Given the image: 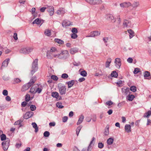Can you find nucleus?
Returning <instances> with one entry per match:
<instances>
[{
    "mask_svg": "<svg viewBox=\"0 0 151 151\" xmlns=\"http://www.w3.org/2000/svg\"><path fill=\"white\" fill-rule=\"evenodd\" d=\"M33 77L35 79L33 80V79H31L30 82L23 86L21 90L22 91H24L28 90L35 83L36 78L35 76H34L32 78H33Z\"/></svg>",
    "mask_w": 151,
    "mask_h": 151,
    "instance_id": "1",
    "label": "nucleus"
},
{
    "mask_svg": "<svg viewBox=\"0 0 151 151\" xmlns=\"http://www.w3.org/2000/svg\"><path fill=\"white\" fill-rule=\"evenodd\" d=\"M69 56L68 51L64 50L61 51V52L58 55V58L60 59H66Z\"/></svg>",
    "mask_w": 151,
    "mask_h": 151,
    "instance_id": "2",
    "label": "nucleus"
},
{
    "mask_svg": "<svg viewBox=\"0 0 151 151\" xmlns=\"http://www.w3.org/2000/svg\"><path fill=\"white\" fill-rule=\"evenodd\" d=\"M38 69V59H35L32 63V70L31 72V73L33 75Z\"/></svg>",
    "mask_w": 151,
    "mask_h": 151,
    "instance_id": "3",
    "label": "nucleus"
},
{
    "mask_svg": "<svg viewBox=\"0 0 151 151\" xmlns=\"http://www.w3.org/2000/svg\"><path fill=\"white\" fill-rule=\"evenodd\" d=\"M33 50V48L31 47L23 48L20 49L19 52L20 53L26 54L30 52Z\"/></svg>",
    "mask_w": 151,
    "mask_h": 151,
    "instance_id": "4",
    "label": "nucleus"
},
{
    "mask_svg": "<svg viewBox=\"0 0 151 151\" xmlns=\"http://www.w3.org/2000/svg\"><path fill=\"white\" fill-rule=\"evenodd\" d=\"M58 88L59 92L61 95H63L65 94L66 88L65 86H58Z\"/></svg>",
    "mask_w": 151,
    "mask_h": 151,
    "instance_id": "5",
    "label": "nucleus"
},
{
    "mask_svg": "<svg viewBox=\"0 0 151 151\" xmlns=\"http://www.w3.org/2000/svg\"><path fill=\"white\" fill-rule=\"evenodd\" d=\"M100 34V32L98 31H93L91 32L89 35L86 36V37H94L99 35Z\"/></svg>",
    "mask_w": 151,
    "mask_h": 151,
    "instance_id": "6",
    "label": "nucleus"
},
{
    "mask_svg": "<svg viewBox=\"0 0 151 151\" xmlns=\"http://www.w3.org/2000/svg\"><path fill=\"white\" fill-rule=\"evenodd\" d=\"M9 140H6L5 142H3L2 143L3 148L4 150H6L9 146Z\"/></svg>",
    "mask_w": 151,
    "mask_h": 151,
    "instance_id": "7",
    "label": "nucleus"
},
{
    "mask_svg": "<svg viewBox=\"0 0 151 151\" xmlns=\"http://www.w3.org/2000/svg\"><path fill=\"white\" fill-rule=\"evenodd\" d=\"M114 63H115L116 67L118 68H120L121 65V61L120 59L118 58H116Z\"/></svg>",
    "mask_w": 151,
    "mask_h": 151,
    "instance_id": "8",
    "label": "nucleus"
},
{
    "mask_svg": "<svg viewBox=\"0 0 151 151\" xmlns=\"http://www.w3.org/2000/svg\"><path fill=\"white\" fill-rule=\"evenodd\" d=\"M34 113L32 111H29L26 113L24 115V119H27L31 117L33 115Z\"/></svg>",
    "mask_w": 151,
    "mask_h": 151,
    "instance_id": "9",
    "label": "nucleus"
},
{
    "mask_svg": "<svg viewBox=\"0 0 151 151\" xmlns=\"http://www.w3.org/2000/svg\"><path fill=\"white\" fill-rule=\"evenodd\" d=\"M47 12L50 16L53 15L54 13V8L52 6H48L47 8Z\"/></svg>",
    "mask_w": 151,
    "mask_h": 151,
    "instance_id": "10",
    "label": "nucleus"
},
{
    "mask_svg": "<svg viewBox=\"0 0 151 151\" xmlns=\"http://www.w3.org/2000/svg\"><path fill=\"white\" fill-rule=\"evenodd\" d=\"M106 18L109 21H111L113 22H114L115 21V20L114 19V16L112 14H107L106 16Z\"/></svg>",
    "mask_w": 151,
    "mask_h": 151,
    "instance_id": "11",
    "label": "nucleus"
},
{
    "mask_svg": "<svg viewBox=\"0 0 151 151\" xmlns=\"http://www.w3.org/2000/svg\"><path fill=\"white\" fill-rule=\"evenodd\" d=\"M44 22L43 20H41L39 18H37L35 19L32 22L33 24H42Z\"/></svg>",
    "mask_w": 151,
    "mask_h": 151,
    "instance_id": "12",
    "label": "nucleus"
},
{
    "mask_svg": "<svg viewBox=\"0 0 151 151\" xmlns=\"http://www.w3.org/2000/svg\"><path fill=\"white\" fill-rule=\"evenodd\" d=\"M70 24V22L67 20L63 21L62 23V25L64 27H66V26H69Z\"/></svg>",
    "mask_w": 151,
    "mask_h": 151,
    "instance_id": "13",
    "label": "nucleus"
},
{
    "mask_svg": "<svg viewBox=\"0 0 151 151\" xmlns=\"http://www.w3.org/2000/svg\"><path fill=\"white\" fill-rule=\"evenodd\" d=\"M124 129L127 133H129L131 131V125L129 124H126L125 126Z\"/></svg>",
    "mask_w": 151,
    "mask_h": 151,
    "instance_id": "14",
    "label": "nucleus"
},
{
    "mask_svg": "<svg viewBox=\"0 0 151 151\" xmlns=\"http://www.w3.org/2000/svg\"><path fill=\"white\" fill-rule=\"evenodd\" d=\"M9 61V59H6V60H4L2 63V66L1 67V69H2L3 67H7L8 65Z\"/></svg>",
    "mask_w": 151,
    "mask_h": 151,
    "instance_id": "15",
    "label": "nucleus"
},
{
    "mask_svg": "<svg viewBox=\"0 0 151 151\" xmlns=\"http://www.w3.org/2000/svg\"><path fill=\"white\" fill-rule=\"evenodd\" d=\"M65 13V9L63 8L60 9L56 12L57 14L58 15L64 14Z\"/></svg>",
    "mask_w": 151,
    "mask_h": 151,
    "instance_id": "16",
    "label": "nucleus"
},
{
    "mask_svg": "<svg viewBox=\"0 0 151 151\" xmlns=\"http://www.w3.org/2000/svg\"><path fill=\"white\" fill-rule=\"evenodd\" d=\"M95 138L94 137H93L92 138V140L91 141L88 147L87 151H91V149H92V146H91V145L93 143L94 144L95 142Z\"/></svg>",
    "mask_w": 151,
    "mask_h": 151,
    "instance_id": "17",
    "label": "nucleus"
},
{
    "mask_svg": "<svg viewBox=\"0 0 151 151\" xmlns=\"http://www.w3.org/2000/svg\"><path fill=\"white\" fill-rule=\"evenodd\" d=\"M144 77L145 78L148 77L147 78L149 79H151V76H150V73L148 71H145L144 73Z\"/></svg>",
    "mask_w": 151,
    "mask_h": 151,
    "instance_id": "18",
    "label": "nucleus"
},
{
    "mask_svg": "<svg viewBox=\"0 0 151 151\" xmlns=\"http://www.w3.org/2000/svg\"><path fill=\"white\" fill-rule=\"evenodd\" d=\"M74 83L75 81L73 80L66 82V84H68V88H70L72 87L74 84Z\"/></svg>",
    "mask_w": 151,
    "mask_h": 151,
    "instance_id": "19",
    "label": "nucleus"
},
{
    "mask_svg": "<svg viewBox=\"0 0 151 151\" xmlns=\"http://www.w3.org/2000/svg\"><path fill=\"white\" fill-rule=\"evenodd\" d=\"M127 31L129 34V38L131 39L134 36V32L131 29H128Z\"/></svg>",
    "mask_w": 151,
    "mask_h": 151,
    "instance_id": "20",
    "label": "nucleus"
},
{
    "mask_svg": "<svg viewBox=\"0 0 151 151\" xmlns=\"http://www.w3.org/2000/svg\"><path fill=\"white\" fill-rule=\"evenodd\" d=\"M130 25V23L129 20L126 19L124 20L123 23V25L124 27H127L128 25Z\"/></svg>",
    "mask_w": 151,
    "mask_h": 151,
    "instance_id": "21",
    "label": "nucleus"
},
{
    "mask_svg": "<svg viewBox=\"0 0 151 151\" xmlns=\"http://www.w3.org/2000/svg\"><path fill=\"white\" fill-rule=\"evenodd\" d=\"M32 126L35 129V132H37L38 131V127L37 124L35 122H33L32 124Z\"/></svg>",
    "mask_w": 151,
    "mask_h": 151,
    "instance_id": "22",
    "label": "nucleus"
},
{
    "mask_svg": "<svg viewBox=\"0 0 151 151\" xmlns=\"http://www.w3.org/2000/svg\"><path fill=\"white\" fill-rule=\"evenodd\" d=\"M111 60L110 58H109L107 59L105 63V67L106 68L109 67V66H110V64L111 62Z\"/></svg>",
    "mask_w": 151,
    "mask_h": 151,
    "instance_id": "23",
    "label": "nucleus"
},
{
    "mask_svg": "<svg viewBox=\"0 0 151 151\" xmlns=\"http://www.w3.org/2000/svg\"><path fill=\"white\" fill-rule=\"evenodd\" d=\"M78 51V49L76 48H71L70 50V53L72 54H74L77 52Z\"/></svg>",
    "mask_w": 151,
    "mask_h": 151,
    "instance_id": "24",
    "label": "nucleus"
},
{
    "mask_svg": "<svg viewBox=\"0 0 151 151\" xmlns=\"http://www.w3.org/2000/svg\"><path fill=\"white\" fill-rule=\"evenodd\" d=\"M84 117L83 115H81L80 116V118L77 122V124L79 125L81 124L83 122L84 119Z\"/></svg>",
    "mask_w": 151,
    "mask_h": 151,
    "instance_id": "25",
    "label": "nucleus"
},
{
    "mask_svg": "<svg viewBox=\"0 0 151 151\" xmlns=\"http://www.w3.org/2000/svg\"><path fill=\"white\" fill-rule=\"evenodd\" d=\"M23 120L21 119H19L17 121L15 122L14 123V124L15 125H19V127H20L22 126V124H21V123L22 122Z\"/></svg>",
    "mask_w": 151,
    "mask_h": 151,
    "instance_id": "26",
    "label": "nucleus"
},
{
    "mask_svg": "<svg viewBox=\"0 0 151 151\" xmlns=\"http://www.w3.org/2000/svg\"><path fill=\"white\" fill-rule=\"evenodd\" d=\"M51 96L52 97L57 99L59 96V94L57 92H53L52 93Z\"/></svg>",
    "mask_w": 151,
    "mask_h": 151,
    "instance_id": "27",
    "label": "nucleus"
},
{
    "mask_svg": "<svg viewBox=\"0 0 151 151\" xmlns=\"http://www.w3.org/2000/svg\"><path fill=\"white\" fill-rule=\"evenodd\" d=\"M151 115V111H149L145 113L143 116L144 117L148 118Z\"/></svg>",
    "mask_w": 151,
    "mask_h": 151,
    "instance_id": "28",
    "label": "nucleus"
},
{
    "mask_svg": "<svg viewBox=\"0 0 151 151\" xmlns=\"http://www.w3.org/2000/svg\"><path fill=\"white\" fill-rule=\"evenodd\" d=\"M102 1L101 0H93V5L99 4L102 3Z\"/></svg>",
    "mask_w": 151,
    "mask_h": 151,
    "instance_id": "29",
    "label": "nucleus"
},
{
    "mask_svg": "<svg viewBox=\"0 0 151 151\" xmlns=\"http://www.w3.org/2000/svg\"><path fill=\"white\" fill-rule=\"evenodd\" d=\"M111 76L112 77L117 78L118 76V73L115 71H113L111 74Z\"/></svg>",
    "mask_w": 151,
    "mask_h": 151,
    "instance_id": "30",
    "label": "nucleus"
},
{
    "mask_svg": "<svg viewBox=\"0 0 151 151\" xmlns=\"http://www.w3.org/2000/svg\"><path fill=\"white\" fill-rule=\"evenodd\" d=\"M55 42L61 45L63 44L64 43V41L62 40L57 38L55 39Z\"/></svg>",
    "mask_w": 151,
    "mask_h": 151,
    "instance_id": "31",
    "label": "nucleus"
},
{
    "mask_svg": "<svg viewBox=\"0 0 151 151\" xmlns=\"http://www.w3.org/2000/svg\"><path fill=\"white\" fill-rule=\"evenodd\" d=\"M44 33L47 36H50L51 35V32L50 30L46 29L45 30Z\"/></svg>",
    "mask_w": 151,
    "mask_h": 151,
    "instance_id": "32",
    "label": "nucleus"
},
{
    "mask_svg": "<svg viewBox=\"0 0 151 151\" xmlns=\"http://www.w3.org/2000/svg\"><path fill=\"white\" fill-rule=\"evenodd\" d=\"M107 142L108 145H111L114 142V139L112 138H110L107 139Z\"/></svg>",
    "mask_w": 151,
    "mask_h": 151,
    "instance_id": "33",
    "label": "nucleus"
},
{
    "mask_svg": "<svg viewBox=\"0 0 151 151\" xmlns=\"http://www.w3.org/2000/svg\"><path fill=\"white\" fill-rule=\"evenodd\" d=\"M134 98V96L133 95H129L127 96V99L129 101H132Z\"/></svg>",
    "mask_w": 151,
    "mask_h": 151,
    "instance_id": "34",
    "label": "nucleus"
},
{
    "mask_svg": "<svg viewBox=\"0 0 151 151\" xmlns=\"http://www.w3.org/2000/svg\"><path fill=\"white\" fill-rule=\"evenodd\" d=\"M106 128L104 132V134L106 135H108L109 134V127L108 125H107Z\"/></svg>",
    "mask_w": 151,
    "mask_h": 151,
    "instance_id": "35",
    "label": "nucleus"
},
{
    "mask_svg": "<svg viewBox=\"0 0 151 151\" xmlns=\"http://www.w3.org/2000/svg\"><path fill=\"white\" fill-rule=\"evenodd\" d=\"M80 74L83 77H86L87 75V73L86 71L84 70L81 72Z\"/></svg>",
    "mask_w": 151,
    "mask_h": 151,
    "instance_id": "36",
    "label": "nucleus"
},
{
    "mask_svg": "<svg viewBox=\"0 0 151 151\" xmlns=\"http://www.w3.org/2000/svg\"><path fill=\"white\" fill-rule=\"evenodd\" d=\"M56 105L59 108L62 109L63 107V106L62 105V104L61 103L57 102Z\"/></svg>",
    "mask_w": 151,
    "mask_h": 151,
    "instance_id": "37",
    "label": "nucleus"
},
{
    "mask_svg": "<svg viewBox=\"0 0 151 151\" xmlns=\"http://www.w3.org/2000/svg\"><path fill=\"white\" fill-rule=\"evenodd\" d=\"M81 128L82 127L81 126H79L77 127L76 130V133L77 136H78Z\"/></svg>",
    "mask_w": 151,
    "mask_h": 151,
    "instance_id": "38",
    "label": "nucleus"
},
{
    "mask_svg": "<svg viewBox=\"0 0 151 151\" xmlns=\"http://www.w3.org/2000/svg\"><path fill=\"white\" fill-rule=\"evenodd\" d=\"M30 92L33 94H35L36 93V90L32 86L30 89Z\"/></svg>",
    "mask_w": 151,
    "mask_h": 151,
    "instance_id": "39",
    "label": "nucleus"
},
{
    "mask_svg": "<svg viewBox=\"0 0 151 151\" xmlns=\"http://www.w3.org/2000/svg\"><path fill=\"white\" fill-rule=\"evenodd\" d=\"M21 81V80L19 78H17L14 79V83L15 84L19 83Z\"/></svg>",
    "mask_w": 151,
    "mask_h": 151,
    "instance_id": "40",
    "label": "nucleus"
},
{
    "mask_svg": "<svg viewBox=\"0 0 151 151\" xmlns=\"http://www.w3.org/2000/svg\"><path fill=\"white\" fill-rule=\"evenodd\" d=\"M139 3L138 2H134L132 5V6L133 8H136L139 5Z\"/></svg>",
    "mask_w": 151,
    "mask_h": 151,
    "instance_id": "41",
    "label": "nucleus"
},
{
    "mask_svg": "<svg viewBox=\"0 0 151 151\" xmlns=\"http://www.w3.org/2000/svg\"><path fill=\"white\" fill-rule=\"evenodd\" d=\"M130 89L134 92H136L137 91L136 87L134 86H132L130 88Z\"/></svg>",
    "mask_w": 151,
    "mask_h": 151,
    "instance_id": "42",
    "label": "nucleus"
},
{
    "mask_svg": "<svg viewBox=\"0 0 151 151\" xmlns=\"http://www.w3.org/2000/svg\"><path fill=\"white\" fill-rule=\"evenodd\" d=\"M30 99V96L29 94H27L25 96V101H29Z\"/></svg>",
    "mask_w": 151,
    "mask_h": 151,
    "instance_id": "43",
    "label": "nucleus"
},
{
    "mask_svg": "<svg viewBox=\"0 0 151 151\" xmlns=\"http://www.w3.org/2000/svg\"><path fill=\"white\" fill-rule=\"evenodd\" d=\"M50 135V132L47 131L45 132L43 134L44 136L45 137H48Z\"/></svg>",
    "mask_w": 151,
    "mask_h": 151,
    "instance_id": "44",
    "label": "nucleus"
},
{
    "mask_svg": "<svg viewBox=\"0 0 151 151\" xmlns=\"http://www.w3.org/2000/svg\"><path fill=\"white\" fill-rule=\"evenodd\" d=\"M124 5L125 6V7H128L131 5V4L129 2H124Z\"/></svg>",
    "mask_w": 151,
    "mask_h": 151,
    "instance_id": "45",
    "label": "nucleus"
},
{
    "mask_svg": "<svg viewBox=\"0 0 151 151\" xmlns=\"http://www.w3.org/2000/svg\"><path fill=\"white\" fill-rule=\"evenodd\" d=\"M1 141H4L5 140L6 138V135L4 134H2L1 135Z\"/></svg>",
    "mask_w": 151,
    "mask_h": 151,
    "instance_id": "46",
    "label": "nucleus"
},
{
    "mask_svg": "<svg viewBox=\"0 0 151 151\" xmlns=\"http://www.w3.org/2000/svg\"><path fill=\"white\" fill-rule=\"evenodd\" d=\"M68 77V75L66 73H63L61 76V77L64 79L67 78Z\"/></svg>",
    "mask_w": 151,
    "mask_h": 151,
    "instance_id": "47",
    "label": "nucleus"
},
{
    "mask_svg": "<svg viewBox=\"0 0 151 151\" xmlns=\"http://www.w3.org/2000/svg\"><path fill=\"white\" fill-rule=\"evenodd\" d=\"M51 78L52 79H53V80L54 81H57L58 80V77H57V76L54 75H52L51 76Z\"/></svg>",
    "mask_w": 151,
    "mask_h": 151,
    "instance_id": "48",
    "label": "nucleus"
},
{
    "mask_svg": "<svg viewBox=\"0 0 151 151\" xmlns=\"http://www.w3.org/2000/svg\"><path fill=\"white\" fill-rule=\"evenodd\" d=\"M140 69L136 68H135L134 71L133 73L134 74H137V73H138L139 72H140Z\"/></svg>",
    "mask_w": 151,
    "mask_h": 151,
    "instance_id": "49",
    "label": "nucleus"
},
{
    "mask_svg": "<svg viewBox=\"0 0 151 151\" xmlns=\"http://www.w3.org/2000/svg\"><path fill=\"white\" fill-rule=\"evenodd\" d=\"M36 106L35 105H31L30 106V109L32 111H34L36 110Z\"/></svg>",
    "mask_w": 151,
    "mask_h": 151,
    "instance_id": "50",
    "label": "nucleus"
},
{
    "mask_svg": "<svg viewBox=\"0 0 151 151\" xmlns=\"http://www.w3.org/2000/svg\"><path fill=\"white\" fill-rule=\"evenodd\" d=\"M71 32L73 33H77L78 32V30L76 28H73L72 29Z\"/></svg>",
    "mask_w": 151,
    "mask_h": 151,
    "instance_id": "51",
    "label": "nucleus"
},
{
    "mask_svg": "<svg viewBox=\"0 0 151 151\" xmlns=\"http://www.w3.org/2000/svg\"><path fill=\"white\" fill-rule=\"evenodd\" d=\"M104 146V144L102 142H99L98 144V147L100 149L102 148Z\"/></svg>",
    "mask_w": 151,
    "mask_h": 151,
    "instance_id": "52",
    "label": "nucleus"
},
{
    "mask_svg": "<svg viewBox=\"0 0 151 151\" xmlns=\"http://www.w3.org/2000/svg\"><path fill=\"white\" fill-rule=\"evenodd\" d=\"M76 33H73L71 35V37L73 39H76L78 35L76 34Z\"/></svg>",
    "mask_w": 151,
    "mask_h": 151,
    "instance_id": "53",
    "label": "nucleus"
},
{
    "mask_svg": "<svg viewBox=\"0 0 151 151\" xmlns=\"http://www.w3.org/2000/svg\"><path fill=\"white\" fill-rule=\"evenodd\" d=\"M2 78L3 79L4 81H7L9 79V77L6 75L4 76Z\"/></svg>",
    "mask_w": 151,
    "mask_h": 151,
    "instance_id": "54",
    "label": "nucleus"
},
{
    "mask_svg": "<svg viewBox=\"0 0 151 151\" xmlns=\"http://www.w3.org/2000/svg\"><path fill=\"white\" fill-rule=\"evenodd\" d=\"M56 50V49L55 47H52L50 49V53L51 54V52H55Z\"/></svg>",
    "mask_w": 151,
    "mask_h": 151,
    "instance_id": "55",
    "label": "nucleus"
},
{
    "mask_svg": "<svg viewBox=\"0 0 151 151\" xmlns=\"http://www.w3.org/2000/svg\"><path fill=\"white\" fill-rule=\"evenodd\" d=\"M2 93L4 95L7 96L8 94L7 91L6 90H4L3 91Z\"/></svg>",
    "mask_w": 151,
    "mask_h": 151,
    "instance_id": "56",
    "label": "nucleus"
},
{
    "mask_svg": "<svg viewBox=\"0 0 151 151\" xmlns=\"http://www.w3.org/2000/svg\"><path fill=\"white\" fill-rule=\"evenodd\" d=\"M42 91V89L41 88H37L36 90V93H41Z\"/></svg>",
    "mask_w": 151,
    "mask_h": 151,
    "instance_id": "57",
    "label": "nucleus"
},
{
    "mask_svg": "<svg viewBox=\"0 0 151 151\" xmlns=\"http://www.w3.org/2000/svg\"><path fill=\"white\" fill-rule=\"evenodd\" d=\"M106 104L107 105L110 106L113 104V102L111 101H109L106 102Z\"/></svg>",
    "mask_w": 151,
    "mask_h": 151,
    "instance_id": "58",
    "label": "nucleus"
},
{
    "mask_svg": "<svg viewBox=\"0 0 151 151\" xmlns=\"http://www.w3.org/2000/svg\"><path fill=\"white\" fill-rule=\"evenodd\" d=\"M85 1L90 4L93 5V0H85Z\"/></svg>",
    "mask_w": 151,
    "mask_h": 151,
    "instance_id": "59",
    "label": "nucleus"
},
{
    "mask_svg": "<svg viewBox=\"0 0 151 151\" xmlns=\"http://www.w3.org/2000/svg\"><path fill=\"white\" fill-rule=\"evenodd\" d=\"M68 119V117L67 116H64L63 118V122H66Z\"/></svg>",
    "mask_w": 151,
    "mask_h": 151,
    "instance_id": "60",
    "label": "nucleus"
},
{
    "mask_svg": "<svg viewBox=\"0 0 151 151\" xmlns=\"http://www.w3.org/2000/svg\"><path fill=\"white\" fill-rule=\"evenodd\" d=\"M13 38L14 39L16 40L18 39L17 35L16 33H15L14 34Z\"/></svg>",
    "mask_w": 151,
    "mask_h": 151,
    "instance_id": "61",
    "label": "nucleus"
},
{
    "mask_svg": "<svg viewBox=\"0 0 151 151\" xmlns=\"http://www.w3.org/2000/svg\"><path fill=\"white\" fill-rule=\"evenodd\" d=\"M27 104V103L26 101H23L22 103L21 106L22 107H25Z\"/></svg>",
    "mask_w": 151,
    "mask_h": 151,
    "instance_id": "62",
    "label": "nucleus"
},
{
    "mask_svg": "<svg viewBox=\"0 0 151 151\" xmlns=\"http://www.w3.org/2000/svg\"><path fill=\"white\" fill-rule=\"evenodd\" d=\"M103 40L104 41L105 43H106L107 42V41L108 40V38L107 37H104L103 38Z\"/></svg>",
    "mask_w": 151,
    "mask_h": 151,
    "instance_id": "63",
    "label": "nucleus"
},
{
    "mask_svg": "<svg viewBox=\"0 0 151 151\" xmlns=\"http://www.w3.org/2000/svg\"><path fill=\"white\" fill-rule=\"evenodd\" d=\"M133 61V59L131 58H129L127 59V61L129 63H132Z\"/></svg>",
    "mask_w": 151,
    "mask_h": 151,
    "instance_id": "64",
    "label": "nucleus"
}]
</instances>
